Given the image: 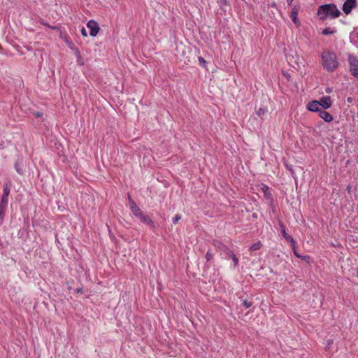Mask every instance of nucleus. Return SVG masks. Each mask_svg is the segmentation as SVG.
Returning a JSON list of instances; mask_svg holds the SVG:
<instances>
[{"label": "nucleus", "mask_w": 358, "mask_h": 358, "mask_svg": "<svg viewBox=\"0 0 358 358\" xmlns=\"http://www.w3.org/2000/svg\"><path fill=\"white\" fill-rule=\"evenodd\" d=\"M35 115H36V117H41L43 115V113H41V112H36L35 113Z\"/></svg>", "instance_id": "7c9ffc66"}, {"label": "nucleus", "mask_w": 358, "mask_h": 358, "mask_svg": "<svg viewBox=\"0 0 358 358\" xmlns=\"http://www.w3.org/2000/svg\"><path fill=\"white\" fill-rule=\"evenodd\" d=\"M133 214L143 224L150 226L152 229L155 228V225L152 220L147 214L144 213V212L141 210L140 208L136 209Z\"/></svg>", "instance_id": "7ed1b4c3"}, {"label": "nucleus", "mask_w": 358, "mask_h": 358, "mask_svg": "<svg viewBox=\"0 0 358 358\" xmlns=\"http://www.w3.org/2000/svg\"><path fill=\"white\" fill-rule=\"evenodd\" d=\"M357 38H358V33H357Z\"/></svg>", "instance_id": "58836bf2"}, {"label": "nucleus", "mask_w": 358, "mask_h": 358, "mask_svg": "<svg viewBox=\"0 0 358 358\" xmlns=\"http://www.w3.org/2000/svg\"><path fill=\"white\" fill-rule=\"evenodd\" d=\"M252 217H257V214H256V213H253V214H252Z\"/></svg>", "instance_id": "e433bc0d"}, {"label": "nucleus", "mask_w": 358, "mask_h": 358, "mask_svg": "<svg viewBox=\"0 0 358 358\" xmlns=\"http://www.w3.org/2000/svg\"><path fill=\"white\" fill-rule=\"evenodd\" d=\"M279 225L281 229V234L287 243H290L291 247L294 249L296 247V243L293 237L286 233L285 226L282 221H279Z\"/></svg>", "instance_id": "20e7f679"}, {"label": "nucleus", "mask_w": 358, "mask_h": 358, "mask_svg": "<svg viewBox=\"0 0 358 358\" xmlns=\"http://www.w3.org/2000/svg\"><path fill=\"white\" fill-rule=\"evenodd\" d=\"M130 199H132L131 197V195L129 194H128V200H129V201H130Z\"/></svg>", "instance_id": "c9c22d12"}, {"label": "nucleus", "mask_w": 358, "mask_h": 358, "mask_svg": "<svg viewBox=\"0 0 358 358\" xmlns=\"http://www.w3.org/2000/svg\"><path fill=\"white\" fill-rule=\"evenodd\" d=\"M206 257V261H207V262H209V261H210V260L213 259V253L210 252V250H208L207 251V252H206V257Z\"/></svg>", "instance_id": "b1692460"}, {"label": "nucleus", "mask_w": 358, "mask_h": 358, "mask_svg": "<svg viewBox=\"0 0 358 358\" xmlns=\"http://www.w3.org/2000/svg\"><path fill=\"white\" fill-rule=\"evenodd\" d=\"M80 32H81V34H82L83 36H85V37L87 36V31H86V29H85V27H83L81 28Z\"/></svg>", "instance_id": "c85d7f7f"}, {"label": "nucleus", "mask_w": 358, "mask_h": 358, "mask_svg": "<svg viewBox=\"0 0 358 358\" xmlns=\"http://www.w3.org/2000/svg\"><path fill=\"white\" fill-rule=\"evenodd\" d=\"M268 112V110L266 109V108H259L257 110V115L259 117H262L266 113Z\"/></svg>", "instance_id": "aec40b11"}, {"label": "nucleus", "mask_w": 358, "mask_h": 358, "mask_svg": "<svg viewBox=\"0 0 358 358\" xmlns=\"http://www.w3.org/2000/svg\"><path fill=\"white\" fill-rule=\"evenodd\" d=\"M8 204V197H1L0 208H6Z\"/></svg>", "instance_id": "a211bd4d"}, {"label": "nucleus", "mask_w": 358, "mask_h": 358, "mask_svg": "<svg viewBox=\"0 0 358 358\" xmlns=\"http://www.w3.org/2000/svg\"><path fill=\"white\" fill-rule=\"evenodd\" d=\"M76 292L77 293H83V288H81V287H80V288H77V289H76Z\"/></svg>", "instance_id": "2f4dec72"}, {"label": "nucleus", "mask_w": 358, "mask_h": 358, "mask_svg": "<svg viewBox=\"0 0 358 358\" xmlns=\"http://www.w3.org/2000/svg\"><path fill=\"white\" fill-rule=\"evenodd\" d=\"M285 167L290 172L291 175L292 176H294V172L292 165H289L288 164L286 163Z\"/></svg>", "instance_id": "bb28decb"}, {"label": "nucleus", "mask_w": 358, "mask_h": 358, "mask_svg": "<svg viewBox=\"0 0 358 358\" xmlns=\"http://www.w3.org/2000/svg\"><path fill=\"white\" fill-rule=\"evenodd\" d=\"M286 1H287V4H288L289 6H290V5L292 3V2H293V1H294V0H286Z\"/></svg>", "instance_id": "473e14b6"}, {"label": "nucleus", "mask_w": 358, "mask_h": 358, "mask_svg": "<svg viewBox=\"0 0 358 358\" xmlns=\"http://www.w3.org/2000/svg\"><path fill=\"white\" fill-rule=\"evenodd\" d=\"M198 60H199V64L204 67L205 64H206V62L205 59L203 57H199Z\"/></svg>", "instance_id": "cd10ccee"}, {"label": "nucleus", "mask_w": 358, "mask_h": 358, "mask_svg": "<svg viewBox=\"0 0 358 358\" xmlns=\"http://www.w3.org/2000/svg\"><path fill=\"white\" fill-rule=\"evenodd\" d=\"M87 27L90 29V35L92 37H95L97 36L98 32L100 30L99 24L93 20H91L87 23Z\"/></svg>", "instance_id": "39448f33"}, {"label": "nucleus", "mask_w": 358, "mask_h": 358, "mask_svg": "<svg viewBox=\"0 0 358 358\" xmlns=\"http://www.w3.org/2000/svg\"><path fill=\"white\" fill-rule=\"evenodd\" d=\"M217 2L220 5V8H222L225 6H229L228 0H217Z\"/></svg>", "instance_id": "5701e85b"}, {"label": "nucleus", "mask_w": 358, "mask_h": 358, "mask_svg": "<svg viewBox=\"0 0 358 358\" xmlns=\"http://www.w3.org/2000/svg\"><path fill=\"white\" fill-rule=\"evenodd\" d=\"M356 6L357 0H346L343 4L342 10L346 15H348Z\"/></svg>", "instance_id": "6e6552de"}, {"label": "nucleus", "mask_w": 358, "mask_h": 358, "mask_svg": "<svg viewBox=\"0 0 358 358\" xmlns=\"http://www.w3.org/2000/svg\"><path fill=\"white\" fill-rule=\"evenodd\" d=\"M322 66L329 72L334 71L338 66L336 55L332 51H324L322 55Z\"/></svg>", "instance_id": "f03ea898"}, {"label": "nucleus", "mask_w": 358, "mask_h": 358, "mask_svg": "<svg viewBox=\"0 0 358 358\" xmlns=\"http://www.w3.org/2000/svg\"><path fill=\"white\" fill-rule=\"evenodd\" d=\"M242 305L246 308H250L252 306V303L248 301L246 299H244L242 301Z\"/></svg>", "instance_id": "393cba45"}, {"label": "nucleus", "mask_w": 358, "mask_h": 358, "mask_svg": "<svg viewBox=\"0 0 358 358\" xmlns=\"http://www.w3.org/2000/svg\"><path fill=\"white\" fill-rule=\"evenodd\" d=\"M318 115L320 116V118L324 120V121L326 122H330L333 120L332 115L329 113L325 111L324 110L322 109L318 113Z\"/></svg>", "instance_id": "f8f14e48"}, {"label": "nucleus", "mask_w": 358, "mask_h": 358, "mask_svg": "<svg viewBox=\"0 0 358 358\" xmlns=\"http://www.w3.org/2000/svg\"><path fill=\"white\" fill-rule=\"evenodd\" d=\"M335 32H336V31H335V30H331L330 28L327 27V28H325V29H324L322 30V34L323 35L327 36V35H329V34H334Z\"/></svg>", "instance_id": "412c9836"}, {"label": "nucleus", "mask_w": 358, "mask_h": 358, "mask_svg": "<svg viewBox=\"0 0 358 358\" xmlns=\"http://www.w3.org/2000/svg\"><path fill=\"white\" fill-rule=\"evenodd\" d=\"M347 100L349 103H351L352 101V98L348 97Z\"/></svg>", "instance_id": "f704fd0d"}, {"label": "nucleus", "mask_w": 358, "mask_h": 358, "mask_svg": "<svg viewBox=\"0 0 358 358\" xmlns=\"http://www.w3.org/2000/svg\"><path fill=\"white\" fill-rule=\"evenodd\" d=\"M181 220V216H180V215H178V214H177V215H176L173 217V223L174 224H177V223H178V222L179 220Z\"/></svg>", "instance_id": "a878e982"}, {"label": "nucleus", "mask_w": 358, "mask_h": 358, "mask_svg": "<svg viewBox=\"0 0 358 358\" xmlns=\"http://www.w3.org/2000/svg\"><path fill=\"white\" fill-rule=\"evenodd\" d=\"M341 13L334 3H327L318 7L317 15L320 20H325L327 17L331 19L336 18L341 15Z\"/></svg>", "instance_id": "f257e3e1"}, {"label": "nucleus", "mask_w": 358, "mask_h": 358, "mask_svg": "<svg viewBox=\"0 0 358 358\" xmlns=\"http://www.w3.org/2000/svg\"><path fill=\"white\" fill-rule=\"evenodd\" d=\"M327 92H331V90H327L326 91Z\"/></svg>", "instance_id": "4c0bfd02"}, {"label": "nucleus", "mask_w": 358, "mask_h": 358, "mask_svg": "<svg viewBox=\"0 0 358 358\" xmlns=\"http://www.w3.org/2000/svg\"><path fill=\"white\" fill-rule=\"evenodd\" d=\"M262 243L261 241H257L255 243H253L250 248V251H255V250H259L262 247Z\"/></svg>", "instance_id": "ddd939ff"}, {"label": "nucleus", "mask_w": 358, "mask_h": 358, "mask_svg": "<svg viewBox=\"0 0 358 358\" xmlns=\"http://www.w3.org/2000/svg\"><path fill=\"white\" fill-rule=\"evenodd\" d=\"M299 9H300L299 5L294 6L293 7V8L292 9V11H291L290 15H289L293 23H294V24H296L297 27H299L300 25V22L297 17Z\"/></svg>", "instance_id": "1a4fd4ad"}, {"label": "nucleus", "mask_w": 358, "mask_h": 358, "mask_svg": "<svg viewBox=\"0 0 358 358\" xmlns=\"http://www.w3.org/2000/svg\"><path fill=\"white\" fill-rule=\"evenodd\" d=\"M294 250V253L296 257H299V258H301L303 259H304L306 257H303V256H301L296 250H295V248L293 249Z\"/></svg>", "instance_id": "c756f323"}, {"label": "nucleus", "mask_w": 358, "mask_h": 358, "mask_svg": "<svg viewBox=\"0 0 358 358\" xmlns=\"http://www.w3.org/2000/svg\"><path fill=\"white\" fill-rule=\"evenodd\" d=\"M21 162H20L19 160L17 161L15 163V171H17V173H18L19 174L22 175L23 173V171H22V166H21Z\"/></svg>", "instance_id": "2eb2a0df"}, {"label": "nucleus", "mask_w": 358, "mask_h": 358, "mask_svg": "<svg viewBox=\"0 0 358 358\" xmlns=\"http://www.w3.org/2000/svg\"><path fill=\"white\" fill-rule=\"evenodd\" d=\"M261 189L263 191L265 197H266V198L271 197V192L269 191V187L267 185H262V187Z\"/></svg>", "instance_id": "4468645a"}, {"label": "nucleus", "mask_w": 358, "mask_h": 358, "mask_svg": "<svg viewBox=\"0 0 358 358\" xmlns=\"http://www.w3.org/2000/svg\"><path fill=\"white\" fill-rule=\"evenodd\" d=\"M229 258L232 259L234 267L237 266L238 264V259L233 252L228 256L227 259Z\"/></svg>", "instance_id": "dca6fc26"}, {"label": "nucleus", "mask_w": 358, "mask_h": 358, "mask_svg": "<svg viewBox=\"0 0 358 358\" xmlns=\"http://www.w3.org/2000/svg\"><path fill=\"white\" fill-rule=\"evenodd\" d=\"M318 101L320 102V107L322 110L328 109L332 105L331 98L329 96H325L321 97L320 101Z\"/></svg>", "instance_id": "9d476101"}, {"label": "nucleus", "mask_w": 358, "mask_h": 358, "mask_svg": "<svg viewBox=\"0 0 358 358\" xmlns=\"http://www.w3.org/2000/svg\"><path fill=\"white\" fill-rule=\"evenodd\" d=\"M350 71L354 76L358 77V59L353 56L349 57Z\"/></svg>", "instance_id": "0eeeda50"}, {"label": "nucleus", "mask_w": 358, "mask_h": 358, "mask_svg": "<svg viewBox=\"0 0 358 358\" xmlns=\"http://www.w3.org/2000/svg\"><path fill=\"white\" fill-rule=\"evenodd\" d=\"M6 215V208H0V224H2Z\"/></svg>", "instance_id": "4be33fe9"}, {"label": "nucleus", "mask_w": 358, "mask_h": 358, "mask_svg": "<svg viewBox=\"0 0 358 358\" xmlns=\"http://www.w3.org/2000/svg\"><path fill=\"white\" fill-rule=\"evenodd\" d=\"M10 185L8 184H6L3 186V194L1 196H5V197H8V194H10Z\"/></svg>", "instance_id": "f3484780"}, {"label": "nucleus", "mask_w": 358, "mask_h": 358, "mask_svg": "<svg viewBox=\"0 0 358 358\" xmlns=\"http://www.w3.org/2000/svg\"><path fill=\"white\" fill-rule=\"evenodd\" d=\"M307 109L312 112L319 113L322 108L320 107V102L317 100H313L307 104Z\"/></svg>", "instance_id": "9b49d317"}, {"label": "nucleus", "mask_w": 358, "mask_h": 358, "mask_svg": "<svg viewBox=\"0 0 358 358\" xmlns=\"http://www.w3.org/2000/svg\"><path fill=\"white\" fill-rule=\"evenodd\" d=\"M129 203L132 213H134L136 210V209H138L139 208L136 203L133 199H130Z\"/></svg>", "instance_id": "6ab92c4d"}, {"label": "nucleus", "mask_w": 358, "mask_h": 358, "mask_svg": "<svg viewBox=\"0 0 358 358\" xmlns=\"http://www.w3.org/2000/svg\"><path fill=\"white\" fill-rule=\"evenodd\" d=\"M76 56H77L78 58H79L80 57V52L78 50L76 52Z\"/></svg>", "instance_id": "72a5a7b5"}, {"label": "nucleus", "mask_w": 358, "mask_h": 358, "mask_svg": "<svg viewBox=\"0 0 358 358\" xmlns=\"http://www.w3.org/2000/svg\"><path fill=\"white\" fill-rule=\"evenodd\" d=\"M213 244L217 249L224 253L225 258H227L228 256L232 252V251L227 245H225L220 241L214 240Z\"/></svg>", "instance_id": "423d86ee"}]
</instances>
